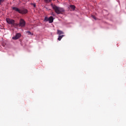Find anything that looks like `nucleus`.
I'll return each instance as SVG.
<instances>
[{"mask_svg":"<svg viewBox=\"0 0 126 126\" xmlns=\"http://www.w3.org/2000/svg\"><path fill=\"white\" fill-rule=\"evenodd\" d=\"M51 5L57 14H62L63 12H64V9L63 8L58 7L57 5H54L53 3H52Z\"/></svg>","mask_w":126,"mask_h":126,"instance_id":"obj_1","label":"nucleus"},{"mask_svg":"<svg viewBox=\"0 0 126 126\" xmlns=\"http://www.w3.org/2000/svg\"><path fill=\"white\" fill-rule=\"evenodd\" d=\"M12 9L15 10V11H17V12H19V13H20L21 14H26V13L28 12V10H27L26 9H20L16 7H13Z\"/></svg>","mask_w":126,"mask_h":126,"instance_id":"obj_2","label":"nucleus"},{"mask_svg":"<svg viewBox=\"0 0 126 126\" xmlns=\"http://www.w3.org/2000/svg\"><path fill=\"white\" fill-rule=\"evenodd\" d=\"M44 21H49V23H53V22H54V17H53V16H50L49 18L45 17Z\"/></svg>","mask_w":126,"mask_h":126,"instance_id":"obj_3","label":"nucleus"},{"mask_svg":"<svg viewBox=\"0 0 126 126\" xmlns=\"http://www.w3.org/2000/svg\"><path fill=\"white\" fill-rule=\"evenodd\" d=\"M6 22H7V23H8V24H11L12 25V27H15V24H14V22H15V21L14 20L7 19Z\"/></svg>","mask_w":126,"mask_h":126,"instance_id":"obj_4","label":"nucleus"},{"mask_svg":"<svg viewBox=\"0 0 126 126\" xmlns=\"http://www.w3.org/2000/svg\"><path fill=\"white\" fill-rule=\"evenodd\" d=\"M26 24V22L25 21V20L23 19H21L20 20V23H19L20 27H25Z\"/></svg>","mask_w":126,"mask_h":126,"instance_id":"obj_5","label":"nucleus"},{"mask_svg":"<svg viewBox=\"0 0 126 126\" xmlns=\"http://www.w3.org/2000/svg\"><path fill=\"white\" fill-rule=\"evenodd\" d=\"M21 36V34L20 33H16L15 36L12 37L13 40H17V39H19Z\"/></svg>","mask_w":126,"mask_h":126,"instance_id":"obj_6","label":"nucleus"},{"mask_svg":"<svg viewBox=\"0 0 126 126\" xmlns=\"http://www.w3.org/2000/svg\"><path fill=\"white\" fill-rule=\"evenodd\" d=\"M63 37H64V35H59V37L58 38V41H61L62 40V39H63Z\"/></svg>","mask_w":126,"mask_h":126,"instance_id":"obj_7","label":"nucleus"},{"mask_svg":"<svg viewBox=\"0 0 126 126\" xmlns=\"http://www.w3.org/2000/svg\"><path fill=\"white\" fill-rule=\"evenodd\" d=\"M57 34H58V35H62V34H63V32L58 30Z\"/></svg>","mask_w":126,"mask_h":126,"instance_id":"obj_8","label":"nucleus"},{"mask_svg":"<svg viewBox=\"0 0 126 126\" xmlns=\"http://www.w3.org/2000/svg\"><path fill=\"white\" fill-rule=\"evenodd\" d=\"M70 8H71L72 9H75V6L73 5H70Z\"/></svg>","mask_w":126,"mask_h":126,"instance_id":"obj_9","label":"nucleus"},{"mask_svg":"<svg viewBox=\"0 0 126 126\" xmlns=\"http://www.w3.org/2000/svg\"><path fill=\"white\" fill-rule=\"evenodd\" d=\"M27 33H28V35H33V33H32V32L28 31V32H27Z\"/></svg>","mask_w":126,"mask_h":126,"instance_id":"obj_10","label":"nucleus"},{"mask_svg":"<svg viewBox=\"0 0 126 126\" xmlns=\"http://www.w3.org/2000/svg\"><path fill=\"white\" fill-rule=\"evenodd\" d=\"M31 5H33V6L34 7H36V3H31Z\"/></svg>","mask_w":126,"mask_h":126,"instance_id":"obj_11","label":"nucleus"},{"mask_svg":"<svg viewBox=\"0 0 126 126\" xmlns=\"http://www.w3.org/2000/svg\"><path fill=\"white\" fill-rule=\"evenodd\" d=\"M44 1L45 2H50V1H52V0H45Z\"/></svg>","mask_w":126,"mask_h":126,"instance_id":"obj_12","label":"nucleus"},{"mask_svg":"<svg viewBox=\"0 0 126 126\" xmlns=\"http://www.w3.org/2000/svg\"><path fill=\"white\" fill-rule=\"evenodd\" d=\"M92 17L94 19V20H96V18L94 16V15H92Z\"/></svg>","mask_w":126,"mask_h":126,"instance_id":"obj_13","label":"nucleus"},{"mask_svg":"<svg viewBox=\"0 0 126 126\" xmlns=\"http://www.w3.org/2000/svg\"><path fill=\"white\" fill-rule=\"evenodd\" d=\"M3 1L2 0H0V4H1V2Z\"/></svg>","mask_w":126,"mask_h":126,"instance_id":"obj_14","label":"nucleus"},{"mask_svg":"<svg viewBox=\"0 0 126 126\" xmlns=\"http://www.w3.org/2000/svg\"><path fill=\"white\" fill-rule=\"evenodd\" d=\"M14 24H15V26H18V24H15V23H14Z\"/></svg>","mask_w":126,"mask_h":126,"instance_id":"obj_15","label":"nucleus"}]
</instances>
